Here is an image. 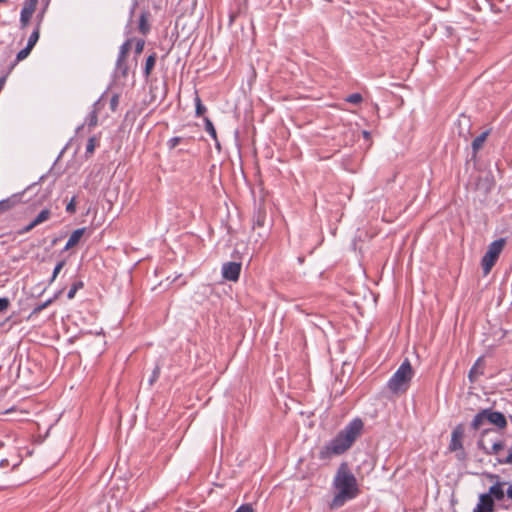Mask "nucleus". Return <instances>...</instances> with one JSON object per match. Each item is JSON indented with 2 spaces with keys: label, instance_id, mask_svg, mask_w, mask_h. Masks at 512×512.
<instances>
[{
  "label": "nucleus",
  "instance_id": "nucleus-4",
  "mask_svg": "<svg viewBox=\"0 0 512 512\" xmlns=\"http://www.w3.org/2000/svg\"><path fill=\"white\" fill-rule=\"evenodd\" d=\"M505 245V239L500 238L489 244L488 249L481 260L484 275L490 273Z\"/></svg>",
  "mask_w": 512,
  "mask_h": 512
},
{
  "label": "nucleus",
  "instance_id": "nucleus-18",
  "mask_svg": "<svg viewBox=\"0 0 512 512\" xmlns=\"http://www.w3.org/2000/svg\"><path fill=\"white\" fill-rule=\"evenodd\" d=\"M488 135H489V131H484L473 140L472 149H473L474 153H476L482 147V145L486 141Z\"/></svg>",
  "mask_w": 512,
  "mask_h": 512
},
{
  "label": "nucleus",
  "instance_id": "nucleus-36",
  "mask_svg": "<svg viewBox=\"0 0 512 512\" xmlns=\"http://www.w3.org/2000/svg\"><path fill=\"white\" fill-rule=\"evenodd\" d=\"M181 140V137H172L171 139L168 140L167 145L170 149H173L180 144Z\"/></svg>",
  "mask_w": 512,
  "mask_h": 512
},
{
  "label": "nucleus",
  "instance_id": "nucleus-26",
  "mask_svg": "<svg viewBox=\"0 0 512 512\" xmlns=\"http://www.w3.org/2000/svg\"><path fill=\"white\" fill-rule=\"evenodd\" d=\"M132 39H127L121 46H120V49H119V54L121 55V57H127L128 55V52L131 48V44H132Z\"/></svg>",
  "mask_w": 512,
  "mask_h": 512
},
{
  "label": "nucleus",
  "instance_id": "nucleus-31",
  "mask_svg": "<svg viewBox=\"0 0 512 512\" xmlns=\"http://www.w3.org/2000/svg\"><path fill=\"white\" fill-rule=\"evenodd\" d=\"M362 100V95L359 93H353L346 98V101L352 104H359Z\"/></svg>",
  "mask_w": 512,
  "mask_h": 512
},
{
  "label": "nucleus",
  "instance_id": "nucleus-5",
  "mask_svg": "<svg viewBox=\"0 0 512 512\" xmlns=\"http://www.w3.org/2000/svg\"><path fill=\"white\" fill-rule=\"evenodd\" d=\"M463 437H464V426L462 424L457 425L452 433L451 440L449 443V450L452 452H456V457L458 460L463 461L466 459V452L463 448Z\"/></svg>",
  "mask_w": 512,
  "mask_h": 512
},
{
  "label": "nucleus",
  "instance_id": "nucleus-32",
  "mask_svg": "<svg viewBox=\"0 0 512 512\" xmlns=\"http://www.w3.org/2000/svg\"><path fill=\"white\" fill-rule=\"evenodd\" d=\"M32 49H28V46H26L25 48H23L22 50H20L18 53H17V56H16V60L17 61H22L24 60L25 58L28 57V55L30 54Z\"/></svg>",
  "mask_w": 512,
  "mask_h": 512
},
{
  "label": "nucleus",
  "instance_id": "nucleus-8",
  "mask_svg": "<svg viewBox=\"0 0 512 512\" xmlns=\"http://www.w3.org/2000/svg\"><path fill=\"white\" fill-rule=\"evenodd\" d=\"M241 272V263L227 262L222 266V277L228 281H237Z\"/></svg>",
  "mask_w": 512,
  "mask_h": 512
},
{
  "label": "nucleus",
  "instance_id": "nucleus-41",
  "mask_svg": "<svg viewBox=\"0 0 512 512\" xmlns=\"http://www.w3.org/2000/svg\"><path fill=\"white\" fill-rule=\"evenodd\" d=\"M508 498L512 499V484H510L506 490Z\"/></svg>",
  "mask_w": 512,
  "mask_h": 512
},
{
  "label": "nucleus",
  "instance_id": "nucleus-42",
  "mask_svg": "<svg viewBox=\"0 0 512 512\" xmlns=\"http://www.w3.org/2000/svg\"><path fill=\"white\" fill-rule=\"evenodd\" d=\"M4 84H5V78H0V91L3 89L4 87Z\"/></svg>",
  "mask_w": 512,
  "mask_h": 512
},
{
  "label": "nucleus",
  "instance_id": "nucleus-22",
  "mask_svg": "<svg viewBox=\"0 0 512 512\" xmlns=\"http://www.w3.org/2000/svg\"><path fill=\"white\" fill-rule=\"evenodd\" d=\"M194 102H195V108H196L195 109L196 116L200 117L206 112V107L202 104V101L197 92H195Z\"/></svg>",
  "mask_w": 512,
  "mask_h": 512
},
{
  "label": "nucleus",
  "instance_id": "nucleus-17",
  "mask_svg": "<svg viewBox=\"0 0 512 512\" xmlns=\"http://www.w3.org/2000/svg\"><path fill=\"white\" fill-rule=\"evenodd\" d=\"M41 19H42V15L39 18V22H38L37 26L35 27V29L31 33V35L29 36V39H28V42L26 45V46H28V49H33V47L36 45L37 41L39 40Z\"/></svg>",
  "mask_w": 512,
  "mask_h": 512
},
{
  "label": "nucleus",
  "instance_id": "nucleus-20",
  "mask_svg": "<svg viewBox=\"0 0 512 512\" xmlns=\"http://www.w3.org/2000/svg\"><path fill=\"white\" fill-rule=\"evenodd\" d=\"M266 220V213L262 210H258L253 217V227H262L264 226Z\"/></svg>",
  "mask_w": 512,
  "mask_h": 512
},
{
  "label": "nucleus",
  "instance_id": "nucleus-40",
  "mask_svg": "<svg viewBox=\"0 0 512 512\" xmlns=\"http://www.w3.org/2000/svg\"><path fill=\"white\" fill-rule=\"evenodd\" d=\"M9 465V460L8 459H2L0 460V467L1 468H5Z\"/></svg>",
  "mask_w": 512,
  "mask_h": 512
},
{
  "label": "nucleus",
  "instance_id": "nucleus-10",
  "mask_svg": "<svg viewBox=\"0 0 512 512\" xmlns=\"http://www.w3.org/2000/svg\"><path fill=\"white\" fill-rule=\"evenodd\" d=\"M487 422L495 425L499 429H504L507 426V420L503 413L493 411L492 409H485Z\"/></svg>",
  "mask_w": 512,
  "mask_h": 512
},
{
  "label": "nucleus",
  "instance_id": "nucleus-13",
  "mask_svg": "<svg viewBox=\"0 0 512 512\" xmlns=\"http://www.w3.org/2000/svg\"><path fill=\"white\" fill-rule=\"evenodd\" d=\"M84 232H85V228H79V229L74 230L71 233V235H70V237H69V239H68L64 249L65 250H69L70 248H72L75 245H77L79 243L81 237L83 236Z\"/></svg>",
  "mask_w": 512,
  "mask_h": 512
},
{
  "label": "nucleus",
  "instance_id": "nucleus-28",
  "mask_svg": "<svg viewBox=\"0 0 512 512\" xmlns=\"http://www.w3.org/2000/svg\"><path fill=\"white\" fill-rule=\"evenodd\" d=\"M53 298L51 299H48L47 301L43 302V303H40L38 305H36L33 310H32V315H37L39 314L42 310H44L45 308H47L52 302H53Z\"/></svg>",
  "mask_w": 512,
  "mask_h": 512
},
{
  "label": "nucleus",
  "instance_id": "nucleus-19",
  "mask_svg": "<svg viewBox=\"0 0 512 512\" xmlns=\"http://www.w3.org/2000/svg\"><path fill=\"white\" fill-rule=\"evenodd\" d=\"M98 102L94 104L93 110L89 113V115L86 118V124L89 127H95L98 122V109H97Z\"/></svg>",
  "mask_w": 512,
  "mask_h": 512
},
{
  "label": "nucleus",
  "instance_id": "nucleus-6",
  "mask_svg": "<svg viewBox=\"0 0 512 512\" xmlns=\"http://www.w3.org/2000/svg\"><path fill=\"white\" fill-rule=\"evenodd\" d=\"M486 476L491 481H495L494 484L489 488V491L487 493L496 501L503 500L505 496L504 486L507 483L504 481H500V477L497 474L488 473L486 474Z\"/></svg>",
  "mask_w": 512,
  "mask_h": 512
},
{
  "label": "nucleus",
  "instance_id": "nucleus-38",
  "mask_svg": "<svg viewBox=\"0 0 512 512\" xmlns=\"http://www.w3.org/2000/svg\"><path fill=\"white\" fill-rule=\"evenodd\" d=\"M9 304L8 298H0V312L5 311L9 307Z\"/></svg>",
  "mask_w": 512,
  "mask_h": 512
},
{
  "label": "nucleus",
  "instance_id": "nucleus-7",
  "mask_svg": "<svg viewBox=\"0 0 512 512\" xmlns=\"http://www.w3.org/2000/svg\"><path fill=\"white\" fill-rule=\"evenodd\" d=\"M38 0H25L20 13L21 28L27 27L29 21L36 10Z\"/></svg>",
  "mask_w": 512,
  "mask_h": 512
},
{
  "label": "nucleus",
  "instance_id": "nucleus-23",
  "mask_svg": "<svg viewBox=\"0 0 512 512\" xmlns=\"http://www.w3.org/2000/svg\"><path fill=\"white\" fill-rule=\"evenodd\" d=\"M204 123H205V130L206 132L215 140L217 141V133H216V129L212 123V121L208 118V117H205L204 118Z\"/></svg>",
  "mask_w": 512,
  "mask_h": 512
},
{
  "label": "nucleus",
  "instance_id": "nucleus-39",
  "mask_svg": "<svg viewBox=\"0 0 512 512\" xmlns=\"http://www.w3.org/2000/svg\"><path fill=\"white\" fill-rule=\"evenodd\" d=\"M34 227H36V225H33V221H32L26 227H24L21 232L27 233V232L31 231Z\"/></svg>",
  "mask_w": 512,
  "mask_h": 512
},
{
  "label": "nucleus",
  "instance_id": "nucleus-9",
  "mask_svg": "<svg viewBox=\"0 0 512 512\" xmlns=\"http://www.w3.org/2000/svg\"><path fill=\"white\" fill-rule=\"evenodd\" d=\"M494 501L495 500L488 493L481 494L479 496V502L477 503L473 512H494Z\"/></svg>",
  "mask_w": 512,
  "mask_h": 512
},
{
  "label": "nucleus",
  "instance_id": "nucleus-21",
  "mask_svg": "<svg viewBox=\"0 0 512 512\" xmlns=\"http://www.w3.org/2000/svg\"><path fill=\"white\" fill-rule=\"evenodd\" d=\"M51 212L49 209H43L33 220V225H39L50 218Z\"/></svg>",
  "mask_w": 512,
  "mask_h": 512
},
{
  "label": "nucleus",
  "instance_id": "nucleus-16",
  "mask_svg": "<svg viewBox=\"0 0 512 512\" xmlns=\"http://www.w3.org/2000/svg\"><path fill=\"white\" fill-rule=\"evenodd\" d=\"M156 60H157V54L155 52L151 53L147 57L145 67H144V76L146 78H148L150 76V74L155 66Z\"/></svg>",
  "mask_w": 512,
  "mask_h": 512
},
{
  "label": "nucleus",
  "instance_id": "nucleus-3",
  "mask_svg": "<svg viewBox=\"0 0 512 512\" xmlns=\"http://www.w3.org/2000/svg\"><path fill=\"white\" fill-rule=\"evenodd\" d=\"M414 374V369L409 359L406 358L388 380L387 388L393 394L405 393L410 387Z\"/></svg>",
  "mask_w": 512,
  "mask_h": 512
},
{
  "label": "nucleus",
  "instance_id": "nucleus-15",
  "mask_svg": "<svg viewBox=\"0 0 512 512\" xmlns=\"http://www.w3.org/2000/svg\"><path fill=\"white\" fill-rule=\"evenodd\" d=\"M486 412L485 409L481 410L479 413H477L472 422H471V427L474 429V430H478L482 427V425L487 422L486 420Z\"/></svg>",
  "mask_w": 512,
  "mask_h": 512
},
{
  "label": "nucleus",
  "instance_id": "nucleus-33",
  "mask_svg": "<svg viewBox=\"0 0 512 512\" xmlns=\"http://www.w3.org/2000/svg\"><path fill=\"white\" fill-rule=\"evenodd\" d=\"M145 42L143 39H138L135 43V54L140 55L144 49Z\"/></svg>",
  "mask_w": 512,
  "mask_h": 512
},
{
  "label": "nucleus",
  "instance_id": "nucleus-25",
  "mask_svg": "<svg viewBox=\"0 0 512 512\" xmlns=\"http://www.w3.org/2000/svg\"><path fill=\"white\" fill-rule=\"evenodd\" d=\"M139 30L142 34H146L149 31V25L145 13H142L139 19Z\"/></svg>",
  "mask_w": 512,
  "mask_h": 512
},
{
  "label": "nucleus",
  "instance_id": "nucleus-37",
  "mask_svg": "<svg viewBox=\"0 0 512 512\" xmlns=\"http://www.w3.org/2000/svg\"><path fill=\"white\" fill-rule=\"evenodd\" d=\"M235 512H254L251 504H242Z\"/></svg>",
  "mask_w": 512,
  "mask_h": 512
},
{
  "label": "nucleus",
  "instance_id": "nucleus-30",
  "mask_svg": "<svg viewBox=\"0 0 512 512\" xmlns=\"http://www.w3.org/2000/svg\"><path fill=\"white\" fill-rule=\"evenodd\" d=\"M65 265V261L62 260V261H59L56 266L54 267V270H53V273H52V277L50 279V283H52L56 277L58 276V274L60 273L61 269L64 267Z\"/></svg>",
  "mask_w": 512,
  "mask_h": 512
},
{
  "label": "nucleus",
  "instance_id": "nucleus-1",
  "mask_svg": "<svg viewBox=\"0 0 512 512\" xmlns=\"http://www.w3.org/2000/svg\"><path fill=\"white\" fill-rule=\"evenodd\" d=\"M364 423L361 418L352 419L334 438L326 442L318 452V459L329 461L335 456L346 453L361 436Z\"/></svg>",
  "mask_w": 512,
  "mask_h": 512
},
{
  "label": "nucleus",
  "instance_id": "nucleus-14",
  "mask_svg": "<svg viewBox=\"0 0 512 512\" xmlns=\"http://www.w3.org/2000/svg\"><path fill=\"white\" fill-rule=\"evenodd\" d=\"M127 57H121L120 54H118L117 61H116V72L119 73L121 76L126 77L128 75L129 67L126 62Z\"/></svg>",
  "mask_w": 512,
  "mask_h": 512
},
{
  "label": "nucleus",
  "instance_id": "nucleus-2",
  "mask_svg": "<svg viewBox=\"0 0 512 512\" xmlns=\"http://www.w3.org/2000/svg\"><path fill=\"white\" fill-rule=\"evenodd\" d=\"M332 486L335 494L330 503L331 509L342 507L347 501L356 498L359 494L357 479L347 462H342L339 465Z\"/></svg>",
  "mask_w": 512,
  "mask_h": 512
},
{
  "label": "nucleus",
  "instance_id": "nucleus-44",
  "mask_svg": "<svg viewBox=\"0 0 512 512\" xmlns=\"http://www.w3.org/2000/svg\"><path fill=\"white\" fill-rule=\"evenodd\" d=\"M327 2H332V0H326Z\"/></svg>",
  "mask_w": 512,
  "mask_h": 512
},
{
  "label": "nucleus",
  "instance_id": "nucleus-12",
  "mask_svg": "<svg viewBox=\"0 0 512 512\" xmlns=\"http://www.w3.org/2000/svg\"><path fill=\"white\" fill-rule=\"evenodd\" d=\"M478 446L480 449L484 451L487 455H496L498 457H503L500 452L504 449L505 445L503 441L494 442L491 448H486L483 446L482 442H478Z\"/></svg>",
  "mask_w": 512,
  "mask_h": 512
},
{
  "label": "nucleus",
  "instance_id": "nucleus-27",
  "mask_svg": "<svg viewBox=\"0 0 512 512\" xmlns=\"http://www.w3.org/2000/svg\"><path fill=\"white\" fill-rule=\"evenodd\" d=\"M83 287V282L78 281L73 283L71 288L69 289L67 293L68 299H73L75 297L76 292Z\"/></svg>",
  "mask_w": 512,
  "mask_h": 512
},
{
  "label": "nucleus",
  "instance_id": "nucleus-11",
  "mask_svg": "<svg viewBox=\"0 0 512 512\" xmlns=\"http://www.w3.org/2000/svg\"><path fill=\"white\" fill-rule=\"evenodd\" d=\"M484 373V361H483V358L480 357L476 360V362L474 363V365L471 367L470 371H469V374H468V377H469V380L470 382H476L479 378V376H481L482 374Z\"/></svg>",
  "mask_w": 512,
  "mask_h": 512
},
{
  "label": "nucleus",
  "instance_id": "nucleus-24",
  "mask_svg": "<svg viewBox=\"0 0 512 512\" xmlns=\"http://www.w3.org/2000/svg\"><path fill=\"white\" fill-rule=\"evenodd\" d=\"M160 373H161V365L157 363L148 379V384L150 386H152L156 383V381L159 379Z\"/></svg>",
  "mask_w": 512,
  "mask_h": 512
},
{
  "label": "nucleus",
  "instance_id": "nucleus-34",
  "mask_svg": "<svg viewBox=\"0 0 512 512\" xmlns=\"http://www.w3.org/2000/svg\"><path fill=\"white\" fill-rule=\"evenodd\" d=\"M118 104H119V95L114 94L110 99V109L112 111H116Z\"/></svg>",
  "mask_w": 512,
  "mask_h": 512
},
{
  "label": "nucleus",
  "instance_id": "nucleus-43",
  "mask_svg": "<svg viewBox=\"0 0 512 512\" xmlns=\"http://www.w3.org/2000/svg\"><path fill=\"white\" fill-rule=\"evenodd\" d=\"M8 203V200L7 201H2L0 202V205H6Z\"/></svg>",
  "mask_w": 512,
  "mask_h": 512
},
{
  "label": "nucleus",
  "instance_id": "nucleus-29",
  "mask_svg": "<svg viewBox=\"0 0 512 512\" xmlns=\"http://www.w3.org/2000/svg\"><path fill=\"white\" fill-rule=\"evenodd\" d=\"M96 147V139L94 137H91L88 139V143L86 145V156H90L93 154Z\"/></svg>",
  "mask_w": 512,
  "mask_h": 512
},
{
  "label": "nucleus",
  "instance_id": "nucleus-35",
  "mask_svg": "<svg viewBox=\"0 0 512 512\" xmlns=\"http://www.w3.org/2000/svg\"><path fill=\"white\" fill-rule=\"evenodd\" d=\"M66 211L70 214L75 213L76 211V198L73 197L70 202L66 206Z\"/></svg>",
  "mask_w": 512,
  "mask_h": 512
}]
</instances>
